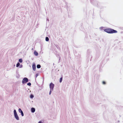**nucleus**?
<instances>
[{
	"instance_id": "1",
	"label": "nucleus",
	"mask_w": 123,
	"mask_h": 123,
	"mask_svg": "<svg viewBox=\"0 0 123 123\" xmlns=\"http://www.w3.org/2000/svg\"><path fill=\"white\" fill-rule=\"evenodd\" d=\"M104 31L109 33H116L117 32V31L116 30L110 28L105 29Z\"/></svg>"
},
{
	"instance_id": "2",
	"label": "nucleus",
	"mask_w": 123,
	"mask_h": 123,
	"mask_svg": "<svg viewBox=\"0 0 123 123\" xmlns=\"http://www.w3.org/2000/svg\"><path fill=\"white\" fill-rule=\"evenodd\" d=\"M28 81V79L26 78H24L22 81V83L23 84H24L26 83Z\"/></svg>"
},
{
	"instance_id": "3",
	"label": "nucleus",
	"mask_w": 123,
	"mask_h": 123,
	"mask_svg": "<svg viewBox=\"0 0 123 123\" xmlns=\"http://www.w3.org/2000/svg\"><path fill=\"white\" fill-rule=\"evenodd\" d=\"M54 86V85L52 83H51L49 85V87L50 90L53 91Z\"/></svg>"
},
{
	"instance_id": "4",
	"label": "nucleus",
	"mask_w": 123,
	"mask_h": 123,
	"mask_svg": "<svg viewBox=\"0 0 123 123\" xmlns=\"http://www.w3.org/2000/svg\"><path fill=\"white\" fill-rule=\"evenodd\" d=\"M32 68L33 69L34 71H35L36 70V66L35 63H33L32 65Z\"/></svg>"
},
{
	"instance_id": "5",
	"label": "nucleus",
	"mask_w": 123,
	"mask_h": 123,
	"mask_svg": "<svg viewBox=\"0 0 123 123\" xmlns=\"http://www.w3.org/2000/svg\"><path fill=\"white\" fill-rule=\"evenodd\" d=\"M18 111L20 112L21 113V115L22 116H24L23 113L21 109L19 108V109Z\"/></svg>"
},
{
	"instance_id": "6",
	"label": "nucleus",
	"mask_w": 123,
	"mask_h": 123,
	"mask_svg": "<svg viewBox=\"0 0 123 123\" xmlns=\"http://www.w3.org/2000/svg\"><path fill=\"white\" fill-rule=\"evenodd\" d=\"M14 115L16 119L17 120H19V118L17 114Z\"/></svg>"
},
{
	"instance_id": "7",
	"label": "nucleus",
	"mask_w": 123,
	"mask_h": 123,
	"mask_svg": "<svg viewBox=\"0 0 123 123\" xmlns=\"http://www.w3.org/2000/svg\"><path fill=\"white\" fill-rule=\"evenodd\" d=\"M35 111V109L34 108H31V111L33 113Z\"/></svg>"
},
{
	"instance_id": "8",
	"label": "nucleus",
	"mask_w": 123,
	"mask_h": 123,
	"mask_svg": "<svg viewBox=\"0 0 123 123\" xmlns=\"http://www.w3.org/2000/svg\"><path fill=\"white\" fill-rule=\"evenodd\" d=\"M34 54L36 56H37L38 55V53L36 51H35L34 52Z\"/></svg>"
},
{
	"instance_id": "9",
	"label": "nucleus",
	"mask_w": 123,
	"mask_h": 123,
	"mask_svg": "<svg viewBox=\"0 0 123 123\" xmlns=\"http://www.w3.org/2000/svg\"><path fill=\"white\" fill-rule=\"evenodd\" d=\"M37 68H41V65H37Z\"/></svg>"
},
{
	"instance_id": "10",
	"label": "nucleus",
	"mask_w": 123,
	"mask_h": 123,
	"mask_svg": "<svg viewBox=\"0 0 123 123\" xmlns=\"http://www.w3.org/2000/svg\"><path fill=\"white\" fill-rule=\"evenodd\" d=\"M45 40L47 41H49V38L48 37H46L45 38Z\"/></svg>"
},
{
	"instance_id": "11",
	"label": "nucleus",
	"mask_w": 123,
	"mask_h": 123,
	"mask_svg": "<svg viewBox=\"0 0 123 123\" xmlns=\"http://www.w3.org/2000/svg\"><path fill=\"white\" fill-rule=\"evenodd\" d=\"M62 80V77L60 79L59 82H61Z\"/></svg>"
},
{
	"instance_id": "12",
	"label": "nucleus",
	"mask_w": 123,
	"mask_h": 123,
	"mask_svg": "<svg viewBox=\"0 0 123 123\" xmlns=\"http://www.w3.org/2000/svg\"><path fill=\"white\" fill-rule=\"evenodd\" d=\"M20 63L19 62L17 63L16 65V67H18L20 65Z\"/></svg>"
},
{
	"instance_id": "13",
	"label": "nucleus",
	"mask_w": 123,
	"mask_h": 123,
	"mask_svg": "<svg viewBox=\"0 0 123 123\" xmlns=\"http://www.w3.org/2000/svg\"><path fill=\"white\" fill-rule=\"evenodd\" d=\"M14 115L17 114L16 112V111L15 110H14Z\"/></svg>"
},
{
	"instance_id": "14",
	"label": "nucleus",
	"mask_w": 123,
	"mask_h": 123,
	"mask_svg": "<svg viewBox=\"0 0 123 123\" xmlns=\"http://www.w3.org/2000/svg\"><path fill=\"white\" fill-rule=\"evenodd\" d=\"M19 61L21 63L22 62V59H19Z\"/></svg>"
},
{
	"instance_id": "15",
	"label": "nucleus",
	"mask_w": 123,
	"mask_h": 123,
	"mask_svg": "<svg viewBox=\"0 0 123 123\" xmlns=\"http://www.w3.org/2000/svg\"><path fill=\"white\" fill-rule=\"evenodd\" d=\"M27 85L29 86H30L31 85V83L30 82L28 83L27 84Z\"/></svg>"
},
{
	"instance_id": "16",
	"label": "nucleus",
	"mask_w": 123,
	"mask_h": 123,
	"mask_svg": "<svg viewBox=\"0 0 123 123\" xmlns=\"http://www.w3.org/2000/svg\"><path fill=\"white\" fill-rule=\"evenodd\" d=\"M52 91V90H51L50 89V92H49V95H50V94H51V92Z\"/></svg>"
},
{
	"instance_id": "17",
	"label": "nucleus",
	"mask_w": 123,
	"mask_h": 123,
	"mask_svg": "<svg viewBox=\"0 0 123 123\" xmlns=\"http://www.w3.org/2000/svg\"><path fill=\"white\" fill-rule=\"evenodd\" d=\"M102 83H103V84H105L106 83L104 81H103L102 82Z\"/></svg>"
},
{
	"instance_id": "18",
	"label": "nucleus",
	"mask_w": 123,
	"mask_h": 123,
	"mask_svg": "<svg viewBox=\"0 0 123 123\" xmlns=\"http://www.w3.org/2000/svg\"><path fill=\"white\" fill-rule=\"evenodd\" d=\"M30 97L31 98H32L33 97V96L32 95H31L30 96Z\"/></svg>"
},
{
	"instance_id": "19",
	"label": "nucleus",
	"mask_w": 123,
	"mask_h": 123,
	"mask_svg": "<svg viewBox=\"0 0 123 123\" xmlns=\"http://www.w3.org/2000/svg\"><path fill=\"white\" fill-rule=\"evenodd\" d=\"M38 123H42V122L40 121Z\"/></svg>"
},
{
	"instance_id": "20",
	"label": "nucleus",
	"mask_w": 123,
	"mask_h": 123,
	"mask_svg": "<svg viewBox=\"0 0 123 123\" xmlns=\"http://www.w3.org/2000/svg\"><path fill=\"white\" fill-rule=\"evenodd\" d=\"M37 74L36 75V77H37Z\"/></svg>"
}]
</instances>
